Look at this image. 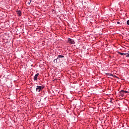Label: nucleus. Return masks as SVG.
I'll use <instances>...</instances> for the list:
<instances>
[{
    "instance_id": "1",
    "label": "nucleus",
    "mask_w": 129,
    "mask_h": 129,
    "mask_svg": "<svg viewBox=\"0 0 129 129\" xmlns=\"http://www.w3.org/2000/svg\"><path fill=\"white\" fill-rule=\"evenodd\" d=\"M43 88H44L41 86H37L36 88V92H40V91H41V90H42Z\"/></svg>"
},
{
    "instance_id": "2",
    "label": "nucleus",
    "mask_w": 129,
    "mask_h": 129,
    "mask_svg": "<svg viewBox=\"0 0 129 129\" xmlns=\"http://www.w3.org/2000/svg\"><path fill=\"white\" fill-rule=\"evenodd\" d=\"M119 94L121 97H123L124 96L125 94H124V90H122L119 92Z\"/></svg>"
},
{
    "instance_id": "3",
    "label": "nucleus",
    "mask_w": 129,
    "mask_h": 129,
    "mask_svg": "<svg viewBox=\"0 0 129 129\" xmlns=\"http://www.w3.org/2000/svg\"><path fill=\"white\" fill-rule=\"evenodd\" d=\"M68 41H69V43H70V44H75V43L74 42V40L71 38H69Z\"/></svg>"
},
{
    "instance_id": "4",
    "label": "nucleus",
    "mask_w": 129,
    "mask_h": 129,
    "mask_svg": "<svg viewBox=\"0 0 129 129\" xmlns=\"http://www.w3.org/2000/svg\"><path fill=\"white\" fill-rule=\"evenodd\" d=\"M38 76H39V73H37V74H36L34 77V80H35V81H37V79H38Z\"/></svg>"
},
{
    "instance_id": "5",
    "label": "nucleus",
    "mask_w": 129,
    "mask_h": 129,
    "mask_svg": "<svg viewBox=\"0 0 129 129\" xmlns=\"http://www.w3.org/2000/svg\"><path fill=\"white\" fill-rule=\"evenodd\" d=\"M17 13L19 17H21L22 16V12L21 11H17Z\"/></svg>"
},
{
    "instance_id": "6",
    "label": "nucleus",
    "mask_w": 129,
    "mask_h": 129,
    "mask_svg": "<svg viewBox=\"0 0 129 129\" xmlns=\"http://www.w3.org/2000/svg\"><path fill=\"white\" fill-rule=\"evenodd\" d=\"M59 58H64V55H59L57 56V59H59Z\"/></svg>"
},
{
    "instance_id": "7",
    "label": "nucleus",
    "mask_w": 129,
    "mask_h": 129,
    "mask_svg": "<svg viewBox=\"0 0 129 129\" xmlns=\"http://www.w3.org/2000/svg\"><path fill=\"white\" fill-rule=\"evenodd\" d=\"M119 55H121V56H122V55H126V53H121V52H119Z\"/></svg>"
},
{
    "instance_id": "8",
    "label": "nucleus",
    "mask_w": 129,
    "mask_h": 129,
    "mask_svg": "<svg viewBox=\"0 0 129 129\" xmlns=\"http://www.w3.org/2000/svg\"><path fill=\"white\" fill-rule=\"evenodd\" d=\"M124 93L125 94V93H128V92L126 91H124Z\"/></svg>"
},
{
    "instance_id": "9",
    "label": "nucleus",
    "mask_w": 129,
    "mask_h": 129,
    "mask_svg": "<svg viewBox=\"0 0 129 129\" xmlns=\"http://www.w3.org/2000/svg\"><path fill=\"white\" fill-rule=\"evenodd\" d=\"M126 24L129 25V20L127 21Z\"/></svg>"
},
{
    "instance_id": "10",
    "label": "nucleus",
    "mask_w": 129,
    "mask_h": 129,
    "mask_svg": "<svg viewBox=\"0 0 129 129\" xmlns=\"http://www.w3.org/2000/svg\"><path fill=\"white\" fill-rule=\"evenodd\" d=\"M117 24H118V25H119V24H120V22H117Z\"/></svg>"
},
{
    "instance_id": "11",
    "label": "nucleus",
    "mask_w": 129,
    "mask_h": 129,
    "mask_svg": "<svg viewBox=\"0 0 129 129\" xmlns=\"http://www.w3.org/2000/svg\"><path fill=\"white\" fill-rule=\"evenodd\" d=\"M126 57H129V53L127 55H126Z\"/></svg>"
},
{
    "instance_id": "12",
    "label": "nucleus",
    "mask_w": 129,
    "mask_h": 129,
    "mask_svg": "<svg viewBox=\"0 0 129 129\" xmlns=\"http://www.w3.org/2000/svg\"><path fill=\"white\" fill-rule=\"evenodd\" d=\"M110 76H113L112 74H111V75H110Z\"/></svg>"
}]
</instances>
